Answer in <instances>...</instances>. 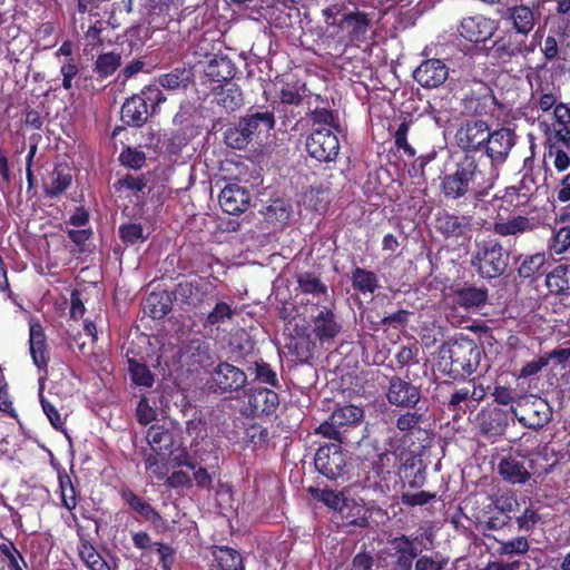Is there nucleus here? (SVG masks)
Segmentation results:
<instances>
[{
  "label": "nucleus",
  "instance_id": "18",
  "mask_svg": "<svg viewBox=\"0 0 570 570\" xmlns=\"http://www.w3.org/2000/svg\"><path fill=\"white\" fill-rule=\"evenodd\" d=\"M449 76V69L440 59L423 60L413 71V78L424 88L441 86Z\"/></svg>",
  "mask_w": 570,
  "mask_h": 570
},
{
  "label": "nucleus",
  "instance_id": "35",
  "mask_svg": "<svg viewBox=\"0 0 570 570\" xmlns=\"http://www.w3.org/2000/svg\"><path fill=\"white\" fill-rule=\"evenodd\" d=\"M213 557L219 570H245L242 553L228 546H214Z\"/></svg>",
  "mask_w": 570,
  "mask_h": 570
},
{
  "label": "nucleus",
  "instance_id": "33",
  "mask_svg": "<svg viewBox=\"0 0 570 570\" xmlns=\"http://www.w3.org/2000/svg\"><path fill=\"white\" fill-rule=\"evenodd\" d=\"M529 203L530 202L523 197L514 186L505 187L502 195L495 194L490 202V204L498 209L499 216L501 210L508 213L520 209L529 205Z\"/></svg>",
  "mask_w": 570,
  "mask_h": 570
},
{
  "label": "nucleus",
  "instance_id": "1",
  "mask_svg": "<svg viewBox=\"0 0 570 570\" xmlns=\"http://www.w3.org/2000/svg\"><path fill=\"white\" fill-rule=\"evenodd\" d=\"M498 173L487 170L482 159H475L473 155H466L455 164L454 170L444 174L440 188L448 200L459 202L471 199L474 208L484 209L487 196L494 186Z\"/></svg>",
  "mask_w": 570,
  "mask_h": 570
},
{
  "label": "nucleus",
  "instance_id": "6",
  "mask_svg": "<svg viewBox=\"0 0 570 570\" xmlns=\"http://www.w3.org/2000/svg\"><path fill=\"white\" fill-rule=\"evenodd\" d=\"M471 266L480 277L492 279L503 275L509 266L510 253L497 238L475 240Z\"/></svg>",
  "mask_w": 570,
  "mask_h": 570
},
{
  "label": "nucleus",
  "instance_id": "62",
  "mask_svg": "<svg viewBox=\"0 0 570 570\" xmlns=\"http://www.w3.org/2000/svg\"><path fill=\"white\" fill-rule=\"evenodd\" d=\"M255 379L272 387L281 386L277 373L264 361L255 362Z\"/></svg>",
  "mask_w": 570,
  "mask_h": 570
},
{
  "label": "nucleus",
  "instance_id": "32",
  "mask_svg": "<svg viewBox=\"0 0 570 570\" xmlns=\"http://www.w3.org/2000/svg\"><path fill=\"white\" fill-rule=\"evenodd\" d=\"M405 411L400 413L395 419V428L404 433V438L421 432L423 429L421 425L426 421V413L422 411V407L417 405L413 409H404Z\"/></svg>",
  "mask_w": 570,
  "mask_h": 570
},
{
  "label": "nucleus",
  "instance_id": "41",
  "mask_svg": "<svg viewBox=\"0 0 570 570\" xmlns=\"http://www.w3.org/2000/svg\"><path fill=\"white\" fill-rule=\"evenodd\" d=\"M217 89L219 90L215 94V100L225 110L235 111L243 106V94L237 85L227 82L224 86L217 87Z\"/></svg>",
  "mask_w": 570,
  "mask_h": 570
},
{
  "label": "nucleus",
  "instance_id": "3",
  "mask_svg": "<svg viewBox=\"0 0 570 570\" xmlns=\"http://www.w3.org/2000/svg\"><path fill=\"white\" fill-rule=\"evenodd\" d=\"M539 460L548 461V454L541 452L528 453V451L521 449H510L507 454L499 458L497 472L505 483L523 485L532 475H548L557 465V461L539 465Z\"/></svg>",
  "mask_w": 570,
  "mask_h": 570
},
{
  "label": "nucleus",
  "instance_id": "9",
  "mask_svg": "<svg viewBox=\"0 0 570 570\" xmlns=\"http://www.w3.org/2000/svg\"><path fill=\"white\" fill-rule=\"evenodd\" d=\"M385 399L396 409H413L421 402V385L413 384L407 376L392 375L389 377Z\"/></svg>",
  "mask_w": 570,
  "mask_h": 570
},
{
  "label": "nucleus",
  "instance_id": "47",
  "mask_svg": "<svg viewBox=\"0 0 570 570\" xmlns=\"http://www.w3.org/2000/svg\"><path fill=\"white\" fill-rule=\"evenodd\" d=\"M205 73L215 82L228 81L235 76V66L227 57L214 58L206 66Z\"/></svg>",
  "mask_w": 570,
  "mask_h": 570
},
{
  "label": "nucleus",
  "instance_id": "29",
  "mask_svg": "<svg viewBox=\"0 0 570 570\" xmlns=\"http://www.w3.org/2000/svg\"><path fill=\"white\" fill-rule=\"evenodd\" d=\"M118 493L121 500L146 521L155 525L163 522L161 514L150 503L137 495L130 488L122 487Z\"/></svg>",
  "mask_w": 570,
  "mask_h": 570
},
{
  "label": "nucleus",
  "instance_id": "13",
  "mask_svg": "<svg viewBox=\"0 0 570 570\" xmlns=\"http://www.w3.org/2000/svg\"><path fill=\"white\" fill-rule=\"evenodd\" d=\"M214 291V285L205 277L195 276L176 285L174 294L183 304L197 308L204 304Z\"/></svg>",
  "mask_w": 570,
  "mask_h": 570
},
{
  "label": "nucleus",
  "instance_id": "8",
  "mask_svg": "<svg viewBox=\"0 0 570 570\" xmlns=\"http://www.w3.org/2000/svg\"><path fill=\"white\" fill-rule=\"evenodd\" d=\"M315 469L331 481H336L347 473V460L340 443L321 445L314 458Z\"/></svg>",
  "mask_w": 570,
  "mask_h": 570
},
{
  "label": "nucleus",
  "instance_id": "64",
  "mask_svg": "<svg viewBox=\"0 0 570 570\" xmlns=\"http://www.w3.org/2000/svg\"><path fill=\"white\" fill-rule=\"evenodd\" d=\"M570 247V226L559 228L552 236L550 248L556 254H563Z\"/></svg>",
  "mask_w": 570,
  "mask_h": 570
},
{
  "label": "nucleus",
  "instance_id": "17",
  "mask_svg": "<svg viewBox=\"0 0 570 570\" xmlns=\"http://www.w3.org/2000/svg\"><path fill=\"white\" fill-rule=\"evenodd\" d=\"M372 20L370 14L362 11H353L344 14L337 27L345 32L350 43H358L366 40L367 32L371 28Z\"/></svg>",
  "mask_w": 570,
  "mask_h": 570
},
{
  "label": "nucleus",
  "instance_id": "30",
  "mask_svg": "<svg viewBox=\"0 0 570 570\" xmlns=\"http://www.w3.org/2000/svg\"><path fill=\"white\" fill-rule=\"evenodd\" d=\"M546 286L550 294L570 295V265L559 264L546 273Z\"/></svg>",
  "mask_w": 570,
  "mask_h": 570
},
{
  "label": "nucleus",
  "instance_id": "2",
  "mask_svg": "<svg viewBox=\"0 0 570 570\" xmlns=\"http://www.w3.org/2000/svg\"><path fill=\"white\" fill-rule=\"evenodd\" d=\"M273 111H257L242 117L237 125L225 122L222 119L214 121L207 140L222 139L223 142H239L242 140L262 142L267 140L275 127Z\"/></svg>",
  "mask_w": 570,
  "mask_h": 570
},
{
  "label": "nucleus",
  "instance_id": "48",
  "mask_svg": "<svg viewBox=\"0 0 570 570\" xmlns=\"http://www.w3.org/2000/svg\"><path fill=\"white\" fill-rule=\"evenodd\" d=\"M352 286L362 294H373L379 288L377 275L368 269L356 266L351 275Z\"/></svg>",
  "mask_w": 570,
  "mask_h": 570
},
{
  "label": "nucleus",
  "instance_id": "16",
  "mask_svg": "<svg viewBox=\"0 0 570 570\" xmlns=\"http://www.w3.org/2000/svg\"><path fill=\"white\" fill-rule=\"evenodd\" d=\"M417 538L401 534L390 541L394 570H412L414 560L417 559L421 550L416 547Z\"/></svg>",
  "mask_w": 570,
  "mask_h": 570
},
{
  "label": "nucleus",
  "instance_id": "58",
  "mask_svg": "<svg viewBox=\"0 0 570 570\" xmlns=\"http://www.w3.org/2000/svg\"><path fill=\"white\" fill-rule=\"evenodd\" d=\"M119 238L126 245H135L147 240L148 235L144 234V227L139 223H128L119 226Z\"/></svg>",
  "mask_w": 570,
  "mask_h": 570
},
{
  "label": "nucleus",
  "instance_id": "63",
  "mask_svg": "<svg viewBox=\"0 0 570 570\" xmlns=\"http://www.w3.org/2000/svg\"><path fill=\"white\" fill-rule=\"evenodd\" d=\"M0 556L8 560V567L10 570H22L19 561L26 564L22 554L11 541L0 543Z\"/></svg>",
  "mask_w": 570,
  "mask_h": 570
},
{
  "label": "nucleus",
  "instance_id": "4",
  "mask_svg": "<svg viewBox=\"0 0 570 570\" xmlns=\"http://www.w3.org/2000/svg\"><path fill=\"white\" fill-rule=\"evenodd\" d=\"M483 350L468 337L444 343L439 350V368L453 380L470 376L480 365Z\"/></svg>",
  "mask_w": 570,
  "mask_h": 570
},
{
  "label": "nucleus",
  "instance_id": "20",
  "mask_svg": "<svg viewBox=\"0 0 570 570\" xmlns=\"http://www.w3.org/2000/svg\"><path fill=\"white\" fill-rule=\"evenodd\" d=\"M518 276L530 283L535 282L547 273V255L543 252L520 254L514 258Z\"/></svg>",
  "mask_w": 570,
  "mask_h": 570
},
{
  "label": "nucleus",
  "instance_id": "15",
  "mask_svg": "<svg viewBox=\"0 0 570 570\" xmlns=\"http://www.w3.org/2000/svg\"><path fill=\"white\" fill-rule=\"evenodd\" d=\"M510 413L500 407H483L476 415L480 433L488 439L503 435L509 425Z\"/></svg>",
  "mask_w": 570,
  "mask_h": 570
},
{
  "label": "nucleus",
  "instance_id": "53",
  "mask_svg": "<svg viewBox=\"0 0 570 570\" xmlns=\"http://www.w3.org/2000/svg\"><path fill=\"white\" fill-rule=\"evenodd\" d=\"M330 138L335 142L346 140V131L342 126H322L312 124V131L307 141L312 140V142H322V140Z\"/></svg>",
  "mask_w": 570,
  "mask_h": 570
},
{
  "label": "nucleus",
  "instance_id": "40",
  "mask_svg": "<svg viewBox=\"0 0 570 570\" xmlns=\"http://www.w3.org/2000/svg\"><path fill=\"white\" fill-rule=\"evenodd\" d=\"M140 454L144 456L145 468L151 478L158 481L165 480L168 474V460L169 454L163 452L141 449Z\"/></svg>",
  "mask_w": 570,
  "mask_h": 570
},
{
  "label": "nucleus",
  "instance_id": "43",
  "mask_svg": "<svg viewBox=\"0 0 570 570\" xmlns=\"http://www.w3.org/2000/svg\"><path fill=\"white\" fill-rule=\"evenodd\" d=\"M259 213L264 219L271 224H286L292 214V206L283 198L272 199L268 204L264 205Z\"/></svg>",
  "mask_w": 570,
  "mask_h": 570
},
{
  "label": "nucleus",
  "instance_id": "44",
  "mask_svg": "<svg viewBox=\"0 0 570 570\" xmlns=\"http://www.w3.org/2000/svg\"><path fill=\"white\" fill-rule=\"evenodd\" d=\"M269 430L261 423L247 424L243 433V442L254 451L266 449L269 443Z\"/></svg>",
  "mask_w": 570,
  "mask_h": 570
},
{
  "label": "nucleus",
  "instance_id": "36",
  "mask_svg": "<svg viewBox=\"0 0 570 570\" xmlns=\"http://www.w3.org/2000/svg\"><path fill=\"white\" fill-rule=\"evenodd\" d=\"M456 142H490V131L485 121L473 120L461 126L455 134Z\"/></svg>",
  "mask_w": 570,
  "mask_h": 570
},
{
  "label": "nucleus",
  "instance_id": "52",
  "mask_svg": "<svg viewBox=\"0 0 570 570\" xmlns=\"http://www.w3.org/2000/svg\"><path fill=\"white\" fill-rule=\"evenodd\" d=\"M79 556L90 570H110V566L88 540L80 541Z\"/></svg>",
  "mask_w": 570,
  "mask_h": 570
},
{
  "label": "nucleus",
  "instance_id": "25",
  "mask_svg": "<svg viewBox=\"0 0 570 570\" xmlns=\"http://www.w3.org/2000/svg\"><path fill=\"white\" fill-rule=\"evenodd\" d=\"M29 350L33 364L39 371L47 372L49 356L47 352V336L40 323H30Z\"/></svg>",
  "mask_w": 570,
  "mask_h": 570
},
{
  "label": "nucleus",
  "instance_id": "38",
  "mask_svg": "<svg viewBox=\"0 0 570 570\" xmlns=\"http://www.w3.org/2000/svg\"><path fill=\"white\" fill-rule=\"evenodd\" d=\"M146 440L150 445L151 451L173 454L174 435L164 426L156 424L151 425L147 431Z\"/></svg>",
  "mask_w": 570,
  "mask_h": 570
},
{
  "label": "nucleus",
  "instance_id": "24",
  "mask_svg": "<svg viewBox=\"0 0 570 570\" xmlns=\"http://www.w3.org/2000/svg\"><path fill=\"white\" fill-rule=\"evenodd\" d=\"M435 228L445 237H462L471 230V217L458 216L448 212L439 213Z\"/></svg>",
  "mask_w": 570,
  "mask_h": 570
},
{
  "label": "nucleus",
  "instance_id": "22",
  "mask_svg": "<svg viewBox=\"0 0 570 570\" xmlns=\"http://www.w3.org/2000/svg\"><path fill=\"white\" fill-rule=\"evenodd\" d=\"M493 29L491 20L478 14L464 18L459 27V33L468 41L478 43L488 40Z\"/></svg>",
  "mask_w": 570,
  "mask_h": 570
},
{
  "label": "nucleus",
  "instance_id": "57",
  "mask_svg": "<svg viewBox=\"0 0 570 570\" xmlns=\"http://www.w3.org/2000/svg\"><path fill=\"white\" fill-rule=\"evenodd\" d=\"M121 57L115 52L99 55L95 61L94 70L101 78L111 76L120 66Z\"/></svg>",
  "mask_w": 570,
  "mask_h": 570
},
{
  "label": "nucleus",
  "instance_id": "37",
  "mask_svg": "<svg viewBox=\"0 0 570 570\" xmlns=\"http://www.w3.org/2000/svg\"><path fill=\"white\" fill-rule=\"evenodd\" d=\"M425 470L421 460L410 456L401 464L399 473L411 489H420L425 483Z\"/></svg>",
  "mask_w": 570,
  "mask_h": 570
},
{
  "label": "nucleus",
  "instance_id": "42",
  "mask_svg": "<svg viewBox=\"0 0 570 570\" xmlns=\"http://www.w3.org/2000/svg\"><path fill=\"white\" fill-rule=\"evenodd\" d=\"M343 520V524L346 527L367 528L368 517L364 507L357 503L354 499H348L344 507L338 511Z\"/></svg>",
  "mask_w": 570,
  "mask_h": 570
},
{
  "label": "nucleus",
  "instance_id": "39",
  "mask_svg": "<svg viewBox=\"0 0 570 570\" xmlns=\"http://www.w3.org/2000/svg\"><path fill=\"white\" fill-rule=\"evenodd\" d=\"M463 150L466 153L479 151L481 147H484V157L489 160L490 167H487V170L492 169L494 171L495 167L502 165L511 150L513 145H498L495 148L493 145H460ZM484 164V161H482ZM488 166V164L485 163Z\"/></svg>",
  "mask_w": 570,
  "mask_h": 570
},
{
  "label": "nucleus",
  "instance_id": "45",
  "mask_svg": "<svg viewBox=\"0 0 570 570\" xmlns=\"http://www.w3.org/2000/svg\"><path fill=\"white\" fill-rule=\"evenodd\" d=\"M508 19L512 21L517 32L528 35L534 27V12L528 6H515L508 10Z\"/></svg>",
  "mask_w": 570,
  "mask_h": 570
},
{
  "label": "nucleus",
  "instance_id": "28",
  "mask_svg": "<svg viewBox=\"0 0 570 570\" xmlns=\"http://www.w3.org/2000/svg\"><path fill=\"white\" fill-rule=\"evenodd\" d=\"M489 293L485 287L465 285L453 291V302L465 311L482 308L488 301Z\"/></svg>",
  "mask_w": 570,
  "mask_h": 570
},
{
  "label": "nucleus",
  "instance_id": "50",
  "mask_svg": "<svg viewBox=\"0 0 570 570\" xmlns=\"http://www.w3.org/2000/svg\"><path fill=\"white\" fill-rule=\"evenodd\" d=\"M173 125L176 139L190 140L195 138L196 128L189 109L180 108L173 119Z\"/></svg>",
  "mask_w": 570,
  "mask_h": 570
},
{
  "label": "nucleus",
  "instance_id": "49",
  "mask_svg": "<svg viewBox=\"0 0 570 570\" xmlns=\"http://www.w3.org/2000/svg\"><path fill=\"white\" fill-rule=\"evenodd\" d=\"M308 492L315 500L322 502L327 508L337 512L344 507L345 502L348 500V498H346L342 491H335L331 489H320L311 487L308 489Z\"/></svg>",
  "mask_w": 570,
  "mask_h": 570
},
{
  "label": "nucleus",
  "instance_id": "27",
  "mask_svg": "<svg viewBox=\"0 0 570 570\" xmlns=\"http://www.w3.org/2000/svg\"><path fill=\"white\" fill-rule=\"evenodd\" d=\"M297 288L302 294L312 295L316 298V303H313L316 307L324 304V302L333 301L328 295L327 285L324 284L320 277L311 272H302L295 275Z\"/></svg>",
  "mask_w": 570,
  "mask_h": 570
},
{
  "label": "nucleus",
  "instance_id": "59",
  "mask_svg": "<svg viewBox=\"0 0 570 570\" xmlns=\"http://www.w3.org/2000/svg\"><path fill=\"white\" fill-rule=\"evenodd\" d=\"M305 207L320 212L327 207V191L322 187H311L303 196Z\"/></svg>",
  "mask_w": 570,
  "mask_h": 570
},
{
  "label": "nucleus",
  "instance_id": "55",
  "mask_svg": "<svg viewBox=\"0 0 570 570\" xmlns=\"http://www.w3.org/2000/svg\"><path fill=\"white\" fill-rule=\"evenodd\" d=\"M53 175L55 178L52 179L51 184L45 189L46 196L51 198L58 197L65 193L72 181L71 174L66 171L61 165L55 166Z\"/></svg>",
  "mask_w": 570,
  "mask_h": 570
},
{
  "label": "nucleus",
  "instance_id": "31",
  "mask_svg": "<svg viewBox=\"0 0 570 570\" xmlns=\"http://www.w3.org/2000/svg\"><path fill=\"white\" fill-rule=\"evenodd\" d=\"M193 81V67L185 65L158 77L159 86L170 91L186 89Z\"/></svg>",
  "mask_w": 570,
  "mask_h": 570
},
{
  "label": "nucleus",
  "instance_id": "12",
  "mask_svg": "<svg viewBox=\"0 0 570 570\" xmlns=\"http://www.w3.org/2000/svg\"><path fill=\"white\" fill-rule=\"evenodd\" d=\"M317 313L312 314L313 333L322 344L331 343L342 332V325L335 315V302H324L316 307Z\"/></svg>",
  "mask_w": 570,
  "mask_h": 570
},
{
  "label": "nucleus",
  "instance_id": "61",
  "mask_svg": "<svg viewBox=\"0 0 570 570\" xmlns=\"http://www.w3.org/2000/svg\"><path fill=\"white\" fill-rule=\"evenodd\" d=\"M235 314V311L232 308L229 304L226 302H217L213 308L207 314L205 320V325L215 326L220 323H224L227 320H230Z\"/></svg>",
  "mask_w": 570,
  "mask_h": 570
},
{
  "label": "nucleus",
  "instance_id": "51",
  "mask_svg": "<svg viewBox=\"0 0 570 570\" xmlns=\"http://www.w3.org/2000/svg\"><path fill=\"white\" fill-rule=\"evenodd\" d=\"M128 372L131 382L137 386L149 389L155 383L154 374L148 365L140 363L135 358L128 360Z\"/></svg>",
  "mask_w": 570,
  "mask_h": 570
},
{
  "label": "nucleus",
  "instance_id": "19",
  "mask_svg": "<svg viewBox=\"0 0 570 570\" xmlns=\"http://www.w3.org/2000/svg\"><path fill=\"white\" fill-rule=\"evenodd\" d=\"M219 205L229 215H240L250 205V194L245 187L228 184L219 194Z\"/></svg>",
  "mask_w": 570,
  "mask_h": 570
},
{
  "label": "nucleus",
  "instance_id": "34",
  "mask_svg": "<svg viewBox=\"0 0 570 570\" xmlns=\"http://www.w3.org/2000/svg\"><path fill=\"white\" fill-rule=\"evenodd\" d=\"M443 404L446 405L448 410L452 413L453 420L461 419L469 409H472L468 385L454 387L446 396V400L443 401Z\"/></svg>",
  "mask_w": 570,
  "mask_h": 570
},
{
  "label": "nucleus",
  "instance_id": "21",
  "mask_svg": "<svg viewBox=\"0 0 570 570\" xmlns=\"http://www.w3.org/2000/svg\"><path fill=\"white\" fill-rule=\"evenodd\" d=\"M180 361L190 367L191 371H198L210 363L209 345L200 338L189 340L180 347Z\"/></svg>",
  "mask_w": 570,
  "mask_h": 570
},
{
  "label": "nucleus",
  "instance_id": "46",
  "mask_svg": "<svg viewBox=\"0 0 570 570\" xmlns=\"http://www.w3.org/2000/svg\"><path fill=\"white\" fill-rule=\"evenodd\" d=\"M144 311L153 320H161L171 312V299L167 294L151 293L144 302Z\"/></svg>",
  "mask_w": 570,
  "mask_h": 570
},
{
  "label": "nucleus",
  "instance_id": "11",
  "mask_svg": "<svg viewBox=\"0 0 570 570\" xmlns=\"http://www.w3.org/2000/svg\"><path fill=\"white\" fill-rule=\"evenodd\" d=\"M279 406V395L268 387H252L246 393L242 414L246 417L272 416Z\"/></svg>",
  "mask_w": 570,
  "mask_h": 570
},
{
  "label": "nucleus",
  "instance_id": "54",
  "mask_svg": "<svg viewBox=\"0 0 570 570\" xmlns=\"http://www.w3.org/2000/svg\"><path fill=\"white\" fill-rule=\"evenodd\" d=\"M491 504H489L485 509L487 513L498 512L503 515L511 517V513H514L519 508V502L513 493H504L501 495H494L491 499Z\"/></svg>",
  "mask_w": 570,
  "mask_h": 570
},
{
  "label": "nucleus",
  "instance_id": "56",
  "mask_svg": "<svg viewBox=\"0 0 570 570\" xmlns=\"http://www.w3.org/2000/svg\"><path fill=\"white\" fill-rule=\"evenodd\" d=\"M530 550L528 537L519 535L507 541H499L497 553L499 556H524Z\"/></svg>",
  "mask_w": 570,
  "mask_h": 570
},
{
  "label": "nucleus",
  "instance_id": "7",
  "mask_svg": "<svg viewBox=\"0 0 570 570\" xmlns=\"http://www.w3.org/2000/svg\"><path fill=\"white\" fill-rule=\"evenodd\" d=\"M513 416L524 426L538 431L552 420V407L547 400L528 395L520 397L515 405L510 407Z\"/></svg>",
  "mask_w": 570,
  "mask_h": 570
},
{
  "label": "nucleus",
  "instance_id": "26",
  "mask_svg": "<svg viewBox=\"0 0 570 570\" xmlns=\"http://www.w3.org/2000/svg\"><path fill=\"white\" fill-rule=\"evenodd\" d=\"M150 114L151 112L141 91L127 98L121 107L122 121L134 127L142 126Z\"/></svg>",
  "mask_w": 570,
  "mask_h": 570
},
{
  "label": "nucleus",
  "instance_id": "5",
  "mask_svg": "<svg viewBox=\"0 0 570 570\" xmlns=\"http://www.w3.org/2000/svg\"><path fill=\"white\" fill-rule=\"evenodd\" d=\"M363 419L364 410L362 407L341 406L316 428L315 433L335 440L340 444H360L364 435H357L354 432L361 426Z\"/></svg>",
  "mask_w": 570,
  "mask_h": 570
},
{
  "label": "nucleus",
  "instance_id": "60",
  "mask_svg": "<svg viewBox=\"0 0 570 570\" xmlns=\"http://www.w3.org/2000/svg\"><path fill=\"white\" fill-rule=\"evenodd\" d=\"M119 161L122 166L138 170L146 163V155L136 147L128 145L119 155Z\"/></svg>",
  "mask_w": 570,
  "mask_h": 570
},
{
  "label": "nucleus",
  "instance_id": "23",
  "mask_svg": "<svg viewBox=\"0 0 570 570\" xmlns=\"http://www.w3.org/2000/svg\"><path fill=\"white\" fill-rule=\"evenodd\" d=\"M539 226L540 222L538 218L518 215L508 220H495L492 225V232L503 237L517 236L534 232Z\"/></svg>",
  "mask_w": 570,
  "mask_h": 570
},
{
  "label": "nucleus",
  "instance_id": "14",
  "mask_svg": "<svg viewBox=\"0 0 570 570\" xmlns=\"http://www.w3.org/2000/svg\"><path fill=\"white\" fill-rule=\"evenodd\" d=\"M464 110L471 115H485L495 106L492 89L483 81H473L462 98Z\"/></svg>",
  "mask_w": 570,
  "mask_h": 570
},
{
  "label": "nucleus",
  "instance_id": "10",
  "mask_svg": "<svg viewBox=\"0 0 570 570\" xmlns=\"http://www.w3.org/2000/svg\"><path fill=\"white\" fill-rule=\"evenodd\" d=\"M247 385V374L228 362H219L210 373V387L220 394H238Z\"/></svg>",
  "mask_w": 570,
  "mask_h": 570
}]
</instances>
